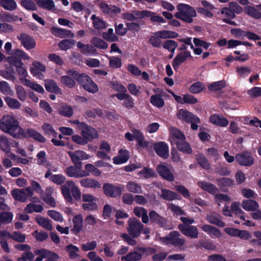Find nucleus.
<instances>
[{
  "instance_id": "obj_21",
  "label": "nucleus",
  "mask_w": 261,
  "mask_h": 261,
  "mask_svg": "<svg viewBox=\"0 0 261 261\" xmlns=\"http://www.w3.org/2000/svg\"><path fill=\"white\" fill-rule=\"evenodd\" d=\"M158 173L163 178L171 181L174 179L173 174L170 169L164 164L159 165L156 167Z\"/></svg>"
},
{
  "instance_id": "obj_59",
  "label": "nucleus",
  "mask_w": 261,
  "mask_h": 261,
  "mask_svg": "<svg viewBox=\"0 0 261 261\" xmlns=\"http://www.w3.org/2000/svg\"><path fill=\"white\" fill-rule=\"evenodd\" d=\"M20 5L27 10L35 11L37 10V6L32 0H21Z\"/></svg>"
},
{
  "instance_id": "obj_35",
  "label": "nucleus",
  "mask_w": 261,
  "mask_h": 261,
  "mask_svg": "<svg viewBox=\"0 0 261 261\" xmlns=\"http://www.w3.org/2000/svg\"><path fill=\"white\" fill-rule=\"evenodd\" d=\"M197 184L202 190L211 194H215L218 191L216 187L210 182L202 181H199Z\"/></svg>"
},
{
  "instance_id": "obj_46",
  "label": "nucleus",
  "mask_w": 261,
  "mask_h": 261,
  "mask_svg": "<svg viewBox=\"0 0 261 261\" xmlns=\"http://www.w3.org/2000/svg\"><path fill=\"white\" fill-rule=\"evenodd\" d=\"M71 77L72 76L69 75L68 74L66 75L62 76L60 77V82L61 83L69 88H72L75 87L76 85V82L74 80H73Z\"/></svg>"
},
{
  "instance_id": "obj_43",
  "label": "nucleus",
  "mask_w": 261,
  "mask_h": 261,
  "mask_svg": "<svg viewBox=\"0 0 261 261\" xmlns=\"http://www.w3.org/2000/svg\"><path fill=\"white\" fill-rule=\"evenodd\" d=\"M142 258V254L137 252L133 251L127 253L125 256H123L121 258V260L125 261H139Z\"/></svg>"
},
{
  "instance_id": "obj_48",
  "label": "nucleus",
  "mask_w": 261,
  "mask_h": 261,
  "mask_svg": "<svg viewBox=\"0 0 261 261\" xmlns=\"http://www.w3.org/2000/svg\"><path fill=\"white\" fill-rule=\"evenodd\" d=\"M13 214L11 212H3L0 213V222L4 224L10 223L13 220Z\"/></svg>"
},
{
  "instance_id": "obj_13",
  "label": "nucleus",
  "mask_w": 261,
  "mask_h": 261,
  "mask_svg": "<svg viewBox=\"0 0 261 261\" xmlns=\"http://www.w3.org/2000/svg\"><path fill=\"white\" fill-rule=\"evenodd\" d=\"M116 97L120 100H123L122 105L128 109H132L134 107V100L133 98L128 94L116 93L112 95L111 97Z\"/></svg>"
},
{
  "instance_id": "obj_22",
  "label": "nucleus",
  "mask_w": 261,
  "mask_h": 261,
  "mask_svg": "<svg viewBox=\"0 0 261 261\" xmlns=\"http://www.w3.org/2000/svg\"><path fill=\"white\" fill-rule=\"evenodd\" d=\"M148 217L151 223L158 224L162 227H165L166 226V219L159 215L154 211H150L149 213Z\"/></svg>"
},
{
  "instance_id": "obj_51",
  "label": "nucleus",
  "mask_w": 261,
  "mask_h": 261,
  "mask_svg": "<svg viewBox=\"0 0 261 261\" xmlns=\"http://www.w3.org/2000/svg\"><path fill=\"white\" fill-rule=\"evenodd\" d=\"M43 210V208L41 205L30 203L27 205L24 208V211L27 213H32L33 212L40 213Z\"/></svg>"
},
{
  "instance_id": "obj_45",
  "label": "nucleus",
  "mask_w": 261,
  "mask_h": 261,
  "mask_svg": "<svg viewBox=\"0 0 261 261\" xmlns=\"http://www.w3.org/2000/svg\"><path fill=\"white\" fill-rule=\"evenodd\" d=\"M91 19L93 21V27L95 29H105L107 28L106 22L100 17L96 16V15H92Z\"/></svg>"
},
{
  "instance_id": "obj_3",
  "label": "nucleus",
  "mask_w": 261,
  "mask_h": 261,
  "mask_svg": "<svg viewBox=\"0 0 261 261\" xmlns=\"http://www.w3.org/2000/svg\"><path fill=\"white\" fill-rule=\"evenodd\" d=\"M160 241L166 245H172L180 250L185 249L186 240L184 237H181L179 231L175 230L170 232L165 237L160 238Z\"/></svg>"
},
{
  "instance_id": "obj_58",
  "label": "nucleus",
  "mask_w": 261,
  "mask_h": 261,
  "mask_svg": "<svg viewBox=\"0 0 261 261\" xmlns=\"http://www.w3.org/2000/svg\"><path fill=\"white\" fill-rule=\"evenodd\" d=\"M15 91L17 98L19 100L21 101H24L27 99V92L22 86L17 85L15 87Z\"/></svg>"
},
{
  "instance_id": "obj_29",
  "label": "nucleus",
  "mask_w": 261,
  "mask_h": 261,
  "mask_svg": "<svg viewBox=\"0 0 261 261\" xmlns=\"http://www.w3.org/2000/svg\"><path fill=\"white\" fill-rule=\"evenodd\" d=\"M159 196L160 198L168 201L180 199L178 195L176 193L165 189H161V193L159 194Z\"/></svg>"
},
{
  "instance_id": "obj_17",
  "label": "nucleus",
  "mask_w": 261,
  "mask_h": 261,
  "mask_svg": "<svg viewBox=\"0 0 261 261\" xmlns=\"http://www.w3.org/2000/svg\"><path fill=\"white\" fill-rule=\"evenodd\" d=\"M177 117L179 119L184 120L188 123L192 122H200V119L198 117L183 109L179 110Z\"/></svg>"
},
{
  "instance_id": "obj_27",
  "label": "nucleus",
  "mask_w": 261,
  "mask_h": 261,
  "mask_svg": "<svg viewBox=\"0 0 261 261\" xmlns=\"http://www.w3.org/2000/svg\"><path fill=\"white\" fill-rule=\"evenodd\" d=\"M51 33L56 36L61 38H73L74 36V34L69 30L55 27L51 29Z\"/></svg>"
},
{
  "instance_id": "obj_9",
  "label": "nucleus",
  "mask_w": 261,
  "mask_h": 261,
  "mask_svg": "<svg viewBox=\"0 0 261 261\" xmlns=\"http://www.w3.org/2000/svg\"><path fill=\"white\" fill-rule=\"evenodd\" d=\"M81 135L86 140L87 143L92 141L98 137L97 130L94 128L88 126L86 123H81Z\"/></svg>"
},
{
  "instance_id": "obj_62",
  "label": "nucleus",
  "mask_w": 261,
  "mask_h": 261,
  "mask_svg": "<svg viewBox=\"0 0 261 261\" xmlns=\"http://www.w3.org/2000/svg\"><path fill=\"white\" fill-rule=\"evenodd\" d=\"M83 88L87 91L92 93H95L98 91L97 85L92 80L84 85Z\"/></svg>"
},
{
  "instance_id": "obj_15",
  "label": "nucleus",
  "mask_w": 261,
  "mask_h": 261,
  "mask_svg": "<svg viewBox=\"0 0 261 261\" xmlns=\"http://www.w3.org/2000/svg\"><path fill=\"white\" fill-rule=\"evenodd\" d=\"M104 193L109 197H116L121 194L122 190L111 184L107 183L103 185Z\"/></svg>"
},
{
  "instance_id": "obj_31",
  "label": "nucleus",
  "mask_w": 261,
  "mask_h": 261,
  "mask_svg": "<svg viewBox=\"0 0 261 261\" xmlns=\"http://www.w3.org/2000/svg\"><path fill=\"white\" fill-rule=\"evenodd\" d=\"M210 121L221 127H225L228 124V121L222 116L213 115L210 117Z\"/></svg>"
},
{
  "instance_id": "obj_24",
  "label": "nucleus",
  "mask_w": 261,
  "mask_h": 261,
  "mask_svg": "<svg viewBox=\"0 0 261 261\" xmlns=\"http://www.w3.org/2000/svg\"><path fill=\"white\" fill-rule=\"evenodd\" d=\"M221 216L219 214L212 212L206 215V219L211 224L223 227L225 226V223L221 220Z\"/></svg>"
},
{
  "instance_id": "obj_60",
  "label": "nucleus",
  "mask_w": 261,
  "mask_h": 261,
  "mask_svg": "<svg viewBox=\"0 0 261 261\" xmlns=\"http://www.w3.org/2000/svg\"><path fill=\"white\" fill-rule=\"evenodd\" d=\"M205 88L204 85L201 82L193 84L189 88V91L192 93H199Z\"/></svg>"
},
{
  "instance_id": "obj_38",
  "label": "nucleus",
  "mask_w": 261,
  "mask_h": 261,
  "mask_svg": "<svg viewBox=\"0 0 261 261\" xmlns=\"http://www.w3.org/2000/svg\"><path fill=\"white\" fill-rule=\"evenodd\" d=\"M242 206L246 211H253L259 207V204L253 200H244L242 201Z\"/></svg>"
},
{
  "instance_id": "obj_20",
  "label": "nucleus",
  "mask_w": 261,
  "mask_h": 261,
  "mask_svg": "<svg viewBox=\"0 0 261 261\" xmlns=\"http://www.w3.org/2000/svg\"><path fill=\"white\" fill-rule=\"evenodd\" d=\"M54 192V189L50 186L47 187L45 191H43V194H41L42 199L48 204L52 207L56 206V201L51 195Z\"/></svg>"
},
{
  "instance_id": "obj_25",
  "label": "nucleus",
  "mask_w": 261,
  "mask_h": 261,
  "mask_svg": "<svg viewBox=\"0 0 261 261\" xmlns=\"http://www.w3.org/2000/svg\"><path fill=\"white\" fill-rule=\"evenodd\" d=\"M133 212L136 216L141 218L142 223L144 224L148 223L149 221V217L147 211L145 208L140 206L135 207L133 209Z\"/></svg>"
},
{
  "instance_id": "obj_7",
  "label": "nucleus",
  "mask_w": 261,
  "mask_h": 261,
  "mask_svg": "<svg viewBox=\"0 0 261 261\" xmlns=\"http://www.w3.org/2000/svg\"><path fill=\"white\" fill-rule=\"evenodd\" d=\"M11 195L15 200L27 202L28 198L33 196L34 192L31 187H28L21 189H14L12 190Z\"/></svg>"
},
{
  "instance_id": "obj_19",
  "label": "nucleus",
  "mask_w": 261,
  "mask_h": 261,
  "mask_svg": "<svg viewBox=\"0 0 261 261\" xmlns=\"http://www.w3.org/2000/svg\"><path fill=\"white\" fill-rule=\"evenodd\" d=\"M99 7L105 14L111 16L121 12V10L119 8L115 5H109L105 2H101L99 4Z\"/></svg>"
},
{
  "instance_id": "obj_12",
  "label": "nucleus",
  "mask_w": 261,
  "mask_h": 261,
  "mask_svg": "<svg viewBox=\"0 0 261 261\" xmlns=\"http://www.w3.org/2000/svg\"><path fill=\"white\" fill-rule=\"evenodd\" d=\"M17 39L20 41L22 45L28 50L32 49L35 47L36 42L35 40L27 34H20L17 36Z\"/></svg>"
},
{
  "instance_id": "obj_53",
  "label": "nucleus",
  "mask_w": 261,
  "mask_h": 261,
  "mask_svg": "<svg viewBox=\"0 0 261 261\" xmlns=\"http://www.w3.org/2000/svg\"><path fill=\"white\" fill-rule=\"evenodd\" d=\"M226 86L225 81H220L212 83L208 86V89L212 91H217L221 90Z\"/></svg>"
},
{
  "instance_id": "obj_11",
  "label": "nucleus",
  "mask_w": 261,
  "mask_h": 261,
  "mask_svg": "<svg viewBox=\"0 0 261 261\" xmlns=\"http://www.w3.org/2000/svg\"><path fill=\"white\" fill-rule=\"evenodd\" d=\"M178 227L182 234L187 237L193 239H196L198 237V230L195 226L180 224L178 225Z\"/></svg>"
},
{
  "instance_id": "obj_2",
  "label": "nucleus",
  "mask_w": 261,
  "mask_h": 261,
  "mask_svg": "<svg viewBox=\"0 0 261 261\" xmlns=\"http://www.w3.org/2000/svg\"><path fill=\"white\" fill-rule=\"evenodd\" d=\"M62 194L65 200L70 203L73 202V198L79 201L81 198L80 189L72 180H67L61 187Z\"/></svg>"
},
{
  "instance_id": "obj_18",
  "label": "nucleus",
  "mask_w": 261,
  "mask_h": 261,
  "mask_svg": "<svg viewBox=\"0 0 261 261\" xmlns=\"http://www.w3.org/2000/svg\"><path fill=\"white\" fill-rule=\"evenodd\" d=\"M82 166L74 165L68 167L65 170L66 174L70 177L82 178L84 177V170L81 169Z\"/></svg>"
},
{
  "instance_id": "obj_55",
  "label": "nucleus",
  "mask_w": 261,
  "mask_h": 261,
  "mask_svg": "<svg viewBox=\"0 0 261 261\" xmlns=\"http://www.w3.org/2000/svg\"><path fill=\"white\" fill-rule=\"evenodd\" d=\"M102 38L109 42H115L118 40V37L113 33V29L110 28L107 32L102 34Z\"/></svg>"
},
{
  "instance_id": "obj_8",
  "label": "nucleus",
  "mask_w": 261,
  "mask_h": 261,
  "mask_svg": "<svg viewBox=\"0 0 261 261\" xmlns=\"http://www.w3.org/2000/svg\"><path fill=\"white\" fill-rule=\"evenodd\" d=\"M235 160L240 165L243 166H251L254 164V161L251 153L248 151L237 154Z\"/></svg>"
},
{
  "instance_id": "obj_50",
  "label": "nucleus",
  "mask_w": 261,
  "mask_h": 261,
  "mask_svg": "<svg viewBox=\"0 0 261 261\" xmlns=\"http://www.w3.org/2000/svg\"><path fill=\"white\" fill-rule=\"evenodd\" d=\"M75 43L73 39H64L58 43V46L61 50H67L71 48Z\"/></svg>"
},
{
  "instance_id": "obj_26",
  "label": "nucleus",
  "mask_w": 261,
  "mask_h": 261,
  "mask_svg": "<svg viewBox=\"0 0 261 261\" xmlns=\"http://www.w3.org/2000/svg\"><path fill=\"white\" fill-rule=\"evenodd\" d=\"M80 184L82 187L92 188L99 189L101 187L100 184L96 179L90 178H83L80 180Z\"/></svg>"
},
{
  "instance_id": "obj_5",
  "label": "nucleus",
  "mask_w": 261,
  "mask_h": 261,
  "mask_svg": "<svg viewBox=\"0 0 261 261\" xmlns=\"http://www.w3.org/2000/svg\"><path fill=\"white\" fill-rule=\"evenodd\" d=\"M177 36L178 34L174 32L160 31L155 32L153 35L150 36L149 43L154 47L160 48L162 46L161 39L175 38Z\"/></svg>"
},
{
  "instance_id": "obj_41",
  "label": "nucleus",
  "mask_w": 261,
  "mask_h": 261,
  "mask_svg": "<svg viewBox=\"0 0 261 261\" xmlns=\"http://www.w3.org/2000/svg\"><path fill=\"white\" fill-rule=\"evenodd\" d=\"M4 99L8 107L11 109L18 110L21 107L20 102L16 98L7 96L5 97Z\"/></svg>"
},
{
  "instance_id": "obj_56",
  "label": "nucleus",
  "mask_w": 261,
  "mask_h": 261,
  "mask_svg": "<svg viewBox=\"0 0 261 261\" xmlns=\"http://www.w3.org/2000/svg\"><path fill=\"white\" fill-rule=\"evenodd\" d=\"M27 134L30 137L33 138L35 140L40 142L43 143L46 141L45 138L41 134L34 129H28L27 130Z\"/></svg>"
},
{
  "instance_id": "obj_57",
  "label": "nucleus",
  "mask_w": 261,
  "mask_h": 261,
  "mask_svg": "<svg viewBox=\"0 0 261 261\" xmlns=\"http://www.w3.org/2000/svg\"><path fill=\"white\" fill-rule=\"evenodd\" d=\"M35 253L36 255L40 256L42 258H46L47 259L48 257H51V255L52 256H53V257L54 256V257H56V258L58 256L57 254L44 249L36 250Z\"/></svg>"
},
{
  "instance_id": "obj_4",
  "label": "nucleus",
  "mask_w": 261,
  "mask_h": 261,
  "mask_svg": "<svg viewBox=\"0 0 261 261\" xmlns=\"http://www.w3.org/2000/svg\"><path fill=\"white\" fill-rule=\"evenodd\" d=\"M177 9L178 11L175 14V17L186 23H192L193 18L197 15L195 10L188 5L179 4L177 6Z\"/></svg>"
},
{
  "instance_id": "obj_52",
  "label": "nucleus",
  "mask_w": 261,
  "mask_h": 261,
  "mask_svg": "<svg viewBox=\"0 0 261 261\" xmlns=\"http://www.w3.org/2000/svg\"><path fill=\"white\" fill-rule=\"evenodd\" d=\"M58 113L65 117H70L73 114V110L70 106L63 105L59 108Z\"/></svg>"
},
{
  "instance_id": "obj_33",
  "label": "nucleus",
  "mask_w": 261,
  "mask_h": 261,
  "mask_svg": "<svg viewBox=\"0 0 261 261\" xmlns=\"http://www.w3.org/2000/svg\"><path fill=\"white\" fill-rule=\"evenodd\" d=\"M95 166L92 164H86L85 166V171H83L84 177L88 176L90 174L95 176H99L101 174V171Z\"/></svg>"
},
{
  "instance_id": "obj_36",
  "label": "nucleus",
  "mask_w": 261,
  "mask_h": 261,
  "mask_svg": "<svg viewBox=\"0 0 261 261\" xmlns=\"http://www.w3.org/2000/svg\"><path fill=\"white\" fill-rule=\"evenodd\" d=\"M196 159L199 165L203 169L208 170L211 168V164L207 158L201 153L197 154Z\"/></svg>"
},
{
  "instance_id": "obj_40",
  "label": "nucleus",
  "mask_w": 261,
  "mask_h": 261,
  "mask_svg": "<svg viewBox=\"0 0 261 261\" xmlns=\"http://www.w3.org/2000/svg\"><path fill=\"white\" fill-rule=\"evenodd\" d=\"M44 86L46 90L49 92L59 93L61 92L60 88L58 86L57 83L53 80H45Z\"/></svg>"
},
{
  "instance_id": "obj_1",
  "label": "nucleus",
  "mask_w": 261,
  "mask_h": 261,
  "mask_svg": "<svg viewBox=\"0 0 261 261\" xmlns=\"http://www.w3.org/2000/svg\"><path fill=\"white\" fill-rule=\"evenodd\" d=\"M0 129L15 138H20L23 136V130L19 125L18 121L10 115H5L1 119Z\"/></svg>"
},
{
  "instance_id": "obj_37",
  "label": "nucleus",
  "mask_w": 261,
  "mask_h": 261,
  "mask_svg": "<svg viewBox=\"0 0 261 261\" xmlns=\"http://www.w3.org/2000/svg\"><path fill=\"white\" fill-rule=\"evenodd\" d=\"M245 12L249 16L255 19L261 18V12L257 7L247 6L244 9Z\"/></svg>"
},
{
  "instance_id": "obj_23",
  "label": "nucleus",
  "mask_w": 261,
  "mask_h": 261,
  "mask_svg": "<svg viewBox=\"0 0 261 261\" xmlns=\"http://www.w3.org/2000/svg\"><path fill=\"white\" fill-rule=\"evenodd\" d=\"M191 57V53L189 51H184L179 53L174 59L172 66L176 70L179 65L184 62L186 59Z\"/></svg>"
},
{
  "instance_id": "obj_64",
  "label": "nucleus",
  "mask_w": 261,
  "mask_h": 261,
  "mask_svg": "<svg viewBox=\"0 0 261 261\" xmlns=\"http://www.w3.org/2000/svg\"><path fill=\"white\" fill-rule=\"evenodd\" d=\"M177 46L178 44L175 41L172 40H168L166 41L163 45L164 48L172 53H174Z\"/></svg>"
},
{
  "instance_id": "obj_42",
  "label": "nucleus",
  "mask_w": 261,
  "mask_h": 261,
  "mask_svg": "<svg viewBox=\"0 0 261 261\" xmlns=\"http://www.w3.org/2000/svg\"><path fill=\"white\" fill-rule=\"evenodd\" d=\"M120 155L113 158L114 163L115 164H120L125 163L129 159L128 153L127 150H120L119 151Z\"/></svg>"
},
{
  "instance_id": "obj_44",
  "label": "nucleus",
  "mask_w": 261,
  "mask_h": 261,
  "mask_svg": "<svg viewBox=\"0 0 261 261\" xmlns=\"http://www.w3.org/2000/svg\"><path fill=\"white\" fill-rule=\"evenodd\" d=\"M126 188L128 191L133 193L141 194L143 190L141 186L133 181H129L127 183Z\"/></svg>"
},
{
  "instance_id": "obj_14",
  "label": "nucleus",
  "mask_w": 261,
  "mask_h": 261,
  "mask_svg": "<svg viewBox=\"0 0 261 261\" xmlns=\"http://www.w3.org/2000/svg\"><path fill=\"white\" fill-rule=\"evenodd\" d=\"M153 149L156 153L160 157L166 159L169 156L168 145L164 142H159L153 144Z\"/></svg>"
},
{
  "instance_id": "obj_32",
  "label": "nucleus",
  "mask_w": 261,
  "mask_h": 261,
  "mask_svg": "<svg viewBox=\"0 0 261 261\" xmlns=\"http://www.w3.org/2000/svg\"><path fill=\"white\" fill-rule=\"evenodd\" d=\"M38 6L47 11L55 10V4L53 0H35Z\"/></svg>"
},
{
  "instance_id": "obj_16",
  "label": "nucleus",
  "mask_w": 261,
  "mask_h": 261,
  "mask_svg": "<svg viewBox=\"0 0 261 261\" xmlns=\"http://www.w3.org/2000/svg\"><path fill=\"white\" fill-rule=\"evenodd\" d=\"M67 73L69 75L72 76L73 78L77 81V82L84 87V85L88 83L92 79L90 76L85 73L80 74L75 70H69L67 71Z\"/></svg>"
},
{
  "instance_id": "obj_6",
  "label": "nucleus",
  "mask_w": 261,
  "mask_h": 261,
  "mask_svg": "<svg viewBox=\"0 0 261 261\" xmlns=\"http://www.w3.org/2000/svg\"><path fill=\"white\" fill-rule=\"evenodd\" d=\"M144 225L137 218L134 217L128 220L127 231L133 238H138L143 229Z\"/></svg>"
},
{
  "instance_id": "obj_39",
  "label": "nucleus",
  "mask_w": 261,
  "mask_h": 261,
  "mask_svg": "<svg viewBox=\"0 0 261 261\" xmlns=\"http://www.w3.org/2000/svg\"><path fill=\"white\" fill-rule=\"evenodd\" d=\"M175 143L177 149L179 151L187 154H191L192 153V148L190 144L185 141V140H182L180 141H176Z\"/></svg>"
},
{
  "instance_id": "obj_54",
  "label": "nucleus",
  "mask_w": 261,
  "mask_h": 261,
  "mask_svg": "<svg viewBox=\"0 0 261 261\" xmlns=\"http://www.w3.org/2000/svg\"><path fill=\"white\" fill-rule=\"evenodd\" d=\"M91 42L95 47L98 48L105 49L108 47V44L105 41L97 37H93Z\"/></svg>"
},
{
  "instance_id": "obj_30",
  "label": "nucleus",
  "mask_w": 261,
  "mask_h": 261,
  "mask_svg": "<svg viewBox=\"0 0 261 261\" xmlns=\"http://www.w3.org/2000/svg\"><path fill=\"white\" fill-rule=\"evenodd\" d=\"M77 47L80 49L82 54L88 56L91 54H95L96 52V49L90 44H85L81 42H78L77 43Z\"/></svg>"
},
{
  "instance_id": "obj_28",
  "label": "nucleus",
  "mask_w": 261,
  "mask_h": 261,
  "mask_svg": "<svg viewBox=\"0 0 261 261\" xmlns=\"http://www.w3.org/2000/svg\"><path fill=\"white\" fill-rule=\"evenodd\" d=\"M73 228L71 230L74 233H77L83 230V220L81 215L74 216L72 219Z\"/></svg>"
},
{
  "instance_id": "obj_34",
  "label": "nucleus",
  "mask_w": 261,
  "mask_h": 261,
  "mask_svg": "<svg viewBox=\"0 0 261 261\" xmlns=\"http://www.w3.org/2000/svg\"><path fill=\"white\" fill-rule=\"evenodd\" d=\"M35 220L37 223L41 226L48 230H52L53 227L51 224V221L49 219L38 216L36 217Z\"/></svg>"
},
{
  "instance_id": "obj_63",
  "label": "nucleus",
  "mask_w": 261,
  "mask_h": 261,
  "mask_svg": "<svg viewBox=\"0 0 261 261\" xmlns=\"http://www.w3.org/2000/svg\"><path fill=\"white\" fill-rule=\"evenodd\" d=\"M150 102L158 108H162L164 105V101L159 95H153L150 98Z\"/></svg>"
},
{
  "instance_id": "obj_61",
  "label": "nucleus",
  "mask_w": 261,
  "mask_h": 261,
  "mask_svg": "<svg viewBox=\"0 0 261 261\" xmlns=\"http://www.w3.org/2000/svg\"><path fill=\"white\" fill-rule=\"evenodd\" d=\"M0 91L5 95H12L13 92L8 83L5 81L0 82Z\"/></svg>"
},
{
  "instance_id": "obj_10",
  "label": "nucleus",
  "mask_w": 261,
  "mask_h": 261,
  "mask_svg": "<svg viewBox=\"0 0 261 261\" xmlns=\"http://www.w3.org/2000/svg\"><path fill=\"white\" fill-rule=\"evenodd\" d=\"M70 159L74 165H78L82 166V160H86L90 158V156L83 150H76L75 151H68Z\"/></svg>"
},
{
  "instance_id": "obj_49",
  "label": "nucleus",
  "mask_w": 261,
  "mask_h": 261,
  "mask_svg": "<svg viewBox=\"0 0 261 261\" xmlns=\"http://www.w3.org/2000/svg\"><path fill=\"white\" fill-rule=\"evenodd\" d=\"M66 251L68 253L71 259H75L79 256L78 252L79 248L72 244L67 246L65 248Z\"/></svg>"
},
{
  "instance_id": "obj_47",
  "label": "nucleus",
  "mask_w": 261,
  "mask_h": 261,
  "mask_svg": "<svg viewBox=\"0 0 261 261\" xmlns=\"http://www.w3.org/2000/svg\"><path fill=\"white\" fill-rule=\"evenodd\" d=\"M0 6L5 10L10 11L17 8V4L14 0H0Z\"/></svg>"
}]
</instances>
